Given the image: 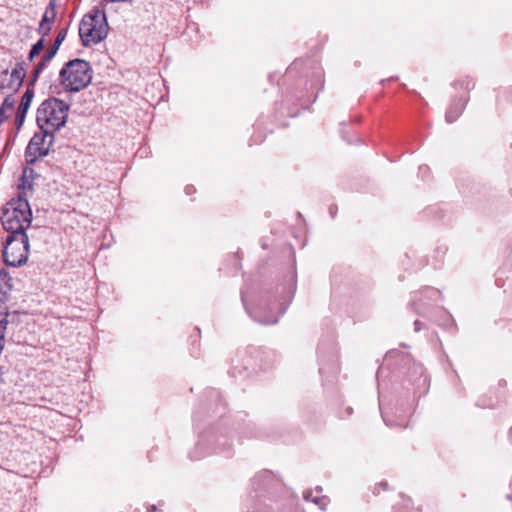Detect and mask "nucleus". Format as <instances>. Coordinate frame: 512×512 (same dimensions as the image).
<instances>
[{"label": "nucleus", "instance_id": "2eb2a0df", "mask_svg": "<svg viewBox=\"0 0 512 512\" xmlns=\"http://www.w3.org/2000/svg\"><path fill=\"white\" fill-rule=\"evenodd\" d=\"M31 150H32V139H30L29 142L27 143L26 151H25L26 159H27L28 163L32 162V160L28 159V157L31 155Z\"/></svg>", "mask_w": 512, "mask_h": 512}, {"label": "nucleus", "instance_id": "423d86ee", "mask_svg": "<svg viewBox=\"0 0 512 512\" xmlns=\"http://www.w3.org/2000/svg\"><path fill=\"white\" fill-rule=\"evenodd\" d=\"M55 17H56L55 4H54V0H51L49 2V5L45 9L42 19H41V22L39 24L38 32H39V34L42 35V37L34 44V57L39 55L40 52L45 47V45L47 44L45 37L49 34V32L52 28V25L55 21Z\"/></svg>", "mask_w": 512, "mask_h": 512}, {"label": "nucleus", "instance_id": "f3484780", "mask_svg": "<svg viewBox=\"0 0 512 512\" xmlns=\"http://www.w3.org/2000/svg\"><path fill=\"white\" fill-rule=\"evenodd\" d=\"M278 321L277 317L262 321L264 324H274Z\"/></svg>", "mask_w": 512, "mask_h": 512}, {"label": "nucleus", "instance_id": "dca6fc26", "mask_svg": "<svg viewBox=\"0 0 512 512\" xmlns=\"http://www.w3.org/2000/svg\"><path fill=\"white\" fill-rule=\"evenodd\" d=\"M7 117L6 110H2V107H0V124H2Z\"/></svg>", "mask_w": 512, "mask_h": 512}, {"label": "nucleus", "instance_id": "9d476101", "mask_svg": "<svg viewBox=\"0 0 512 512\" xmlns=\"http://www.w3.org/2000/svg\"><path fill=\"white\" fill-rule=\"evenodd\" d=\"M464 103L461 100L454 101L446 112V121L448 123L454 122L462 113Z\"/></svg>", "mask_w": 512, "mask_h": 512}, {"label": "nucleus", "instance_id": "f257e3e1", "mask_svg": "<svg viewBox=\"0 0 512 512\" xmlns=\"http://www.w3.org/2000/svg\"><path fill=\"white\" fill-rule=\"evenodd\" d=\"M69 106L57 98H49L37 109L38 131L34 132V162L48 155L54 142V132L67 120Z\"/></svg>", "mask_w": 512, "mask_h": 512}, {"label": "nucleus", "instance_id": "20e7f679", "mask_svg": "<svg viewBox=\"0 0 512 512\" xmlns=\"http://www.w3.org/2000/svg\"><path fill=\"white\" fill-rule=\"evenodd\" d=\"M108 34V24L104 11L94 9L86 14L79 25V36L84 46L100 43Z\"/></svg>", "mask_w": 512, "mask_h": 512}, {"label": "nucleus", "instance_id": "b1692460", "mask_svg": "<svg viewBox=\"0 0 512 512\" xmlns=\"http://www.w3.org/2000/svg\"><path fill=\"white\" fill-rule=\"evenodd\" d=\"M330 213L333 215L335 213V210H332V208H330Z\"/></svg>", "mask_w": 512, "mask_h": 512}, {"label": "nucleus", "instance_id": "a211bd4d", "mask_svg": "<svg viewBox=\"0 0 512 512\" xmlns=\"http://www.w3.org/2000/svg\"><path fill=\"white\" fill-rule=\"evenodd\" d=\"M415 331H419L421 329V323L419 321L414 322Z\"/></svg>", "mask_w": 512, "mask_h": 512}, {"label": "nucleus", "instance_id": "393cba45", "mask_svg": "<svg viewBox=\"0 0 512 512\" xmlns=\"http://www.w3.org/2000/svg\"><path fill=\"white\" fill-rule=\"evenodd\" d=\"M330 213L333 215L335 213V210H332V208H330Z\"/></svg>", "mask_w": 512, "mask_h": 512}, {"label": "nucleus", "instance_id": "f03ea898", "mask_svg": "<svg viewBox=\"0 0 512 512\" xmlns=\"http://www.w3.org/2000/svg\"><path fill=\"white\" fill-rule=\"evenodd\" d=\"M32 190V168L25 167L18 185L15 198L8 201L1 209L3 228L11 234L26 233L30 227L32 210L29 204L28 192Z\"/></svg>", "mask_w": 512, "mask_h": 512}, {"label": "nucleus", "instance_id": "5701e85b", "mask_svg": "<svg viewBox=\"0 0 512 512\" xmlns=\"http://www.w3.org/2000/svg\"><path fill=\"white\" fill-rule=\"evenodd\" d=\"M191 192V189H189L188 187L186 188V193L189 194Z\"/></svg>", "mask_w": 512, "mask_h": 512}, {"label": "nucleus", "instance_id": "4be33fe9", "mask_svg": "<svg viewBox=\"0 0 512 512\" xmlns=\"http://www.w3.org/2000/svg\"><path fill=\"white\" fill-rule=\"evenodd\" d=\"M191 192V189H189L188 187L186 188V193L189 194Z\"/></svg>", "mask_w": 512, "mask_h": 512}, {"label": "nucleus", "instance_id": "0eeeda50", "mask_svg": "<svg viewBox=\"0 0 512 512\" xmlns=\"http://www.w3.org/2000/svg\"><path fill=\"white\" fill-rule=\"evenodd\" d=\"M25 77V68L22 63H18L11 71H3L0 75V90L3 92L14 93L23 83Z\"/></svg>", "mask_w": 512, "mask_h": 512}, {"label": "nucleus", "instance_id": "39448f33", "mask_svg": "<svg viewBox=\"0 0 512 512\" xmlns=\"http://www.w3.org/2000/svg\"><path fill=\"white\" fill-rule=\"evenodd\" d=\"M29 236L27 233L10 234L3 249V258L8 266H21L28 260Z\"/></svg>", "mask_w": 512, "mask_h": 512}, {"label": "nucleus", "instance_id": "6ab92c4d", "mask_svg": "<svg viewBox=\"0 0 512 512\" xmlns=\"http://www.w3.org/2000/svg\"><path fill=\"white\" fill-rule=\"evenodd\" d=\"M148 512H155L156 511V506L155 505H151L148 507L147 509Z\"/></svg>", "mask_w": 512, "mask_h": 512}, {"label": "nucleus", "instance_id": "aec40b11", "mask_svg": "<svg viewBox=\"0 0 512 512\" xmlns=\"http://www.w3.org/2000/svg\"><path fill=\"white\" fill-rule=\"evenodd\" d=\"M27 58L32 61V49L28 52Z\"/></svg>", "mask_w": 512, "mask_h": 512}, {"label": "nucleus", "instance_id": "7ed1b4c3", "mask_svg": "<svg viewBox=\"0 0 512 512\" xmlns=\"http://www.w3.org/2000/svg\"><path fill=\"white\" fill-rule=\"evenodd\" d=\"M93 71L89 62L83 59L68 61L60 70V84L65 91L79 92L92 80Z\"/></svg>", "mask_w": 512, "mask_h": 512}, {"label": "nucleus", "instance_id": "6e6552de", "mask_svg": "<svg viewBox=\"0 0 512 512\" xmlns=\"http://www.w3.org/2000/svg\"><path fill=\"white\" fill-rule=\"evenodd\" d=\"M67 31L66 29H61L57 37L53 43V45L47 50L46 54L42 58V60L36 65V68L34 69V83L36 82V79L38 75L44 70L46 67V64L51 61V59L55 56L56 52L58 51L61 43L66 38Z\"/></svg>", "mask_w": 512, "mask_h": 512}, {"label": "nucleus", "instance_id": "4468645a", "mask_svg": "<svg viewBox=\"0 0 512 512\" xmlns=\"http://www.w3.org/2000/svg\"><path fill=\"white\" fill-rule=\"evenodd\" d=\"M15 101L10 96L6 97L1 105L2 110H12L14 107Z\"/></svg>", "mask_w": 512, "mask_h": 512}, {"label": "nucleus", "instance_id": "412c9836", "mask_svg": "<svg viewBox=\"0 0 512 512\" xmlns=\"http://www.w3.org/2000/svg\"><path fill=\"white\" fill-rule=\"evenodd\" d=\"M428 292H430V293H432V294H438V291L433 290V289H428Z\"/></svg>", "mask_w": 512, "mask_h": 512}, {"label": "nucleus", "instance_id": "ddd939ff", "mask_svg": "<svg viewBox=\"0 0 512 512\" xmlns=\"http://www.w3.org/2000/svg\"><path fill=\"white\" fill-rule=\"evenodd\" d=\"M305 499L311 500L316 505H318L322 510H324L329 503V500L326 497H312L311 493L305 494Z\"/></svg>", "mask_w": 512, "mask_h": 512}, {"label": "nucleus", "instance_id": "1a4fd4ad", "mask_svg": "<svg viewBox=\"0 0 512 512\" xmlns=\"http://www.w3.org/2000/svg\"><path fill=\"white\" fill-rule=\"evenodd\" d=\"M31 86L32 80H29L27 84V90L23 96L22 102L18 108V112L16 115L15 125L17 130H19L22 127L26 113L30 106V102L32 101V90L30 88Z\"/></svg>", "mask_w": 512, "mask_h": 512}, {"label": "nucleus", "instance_id": "f8f14e48", "mask_svg": "<svg viewBox=\"0 0 512 512\" xmlns=\"http://www.w3.org/2000/svg\"><path fill=\"white\" fill-rule=\"evenodd\" d=\"M10 280H11V278L9 277L8 273L4 269H1L0 270V293L1 294H5L6 289H10V287H11Z\"/></svg>", "mask_w": 512, "mask_h": 512}, {"label": "nucleus", "instance_id": "9b49d317", "mask_svg": "<svg viewBox=\"0 0 512 512\" xmlns=\"http://www.w3.org/2000/svg\"><path fill=\"white\" fill-rule=\"evenodd\" d=\"M7 311L0 306V353L4 347V336L7 328Z\"/></svg>", "mask_w": 512, "mask_h": 512}]
</instances>
